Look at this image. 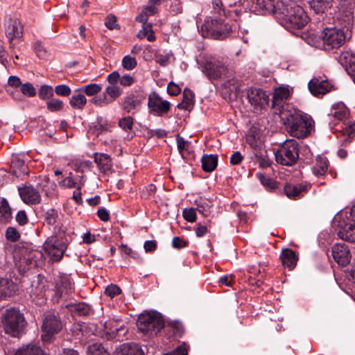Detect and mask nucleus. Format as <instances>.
<instances>
[{
	"instance_id": "35",
	"label": "nucleus",
	"mask_w": 355,
	"mask_h": 355,
	"mask_svg": "<svg viewBox=\"0 0 355 355\" xmlns=\"http://www.w3.org/2000/svg\"><path fill=\"white\" fill-rule=\"evenodd\" d=\"M195 103V94L189 88H185L183 91L182 101L180 103L177 107L179 109L184 110H190Z\"/></svg>"
},
{
	"instance_id": "2",
	"label": "nucleus",
	"mask_w": 355,
	"mask_h": 355,
	"mask_svg": "<svg viewBox=\"0 0 355 355\" xmlns=\"http://www.w3.org/2000/svg\"><path fill=\"white\" fill-rule=\"evenodd\" d=\"M280 118L285 129L291 136L300 139L310 134L313 121L301 111L295 109L283 110Z\"/></svg>"
},
{
	"instance_id": "32",
	"label": "nucleus",
	"mask_w": 355,
	"mask_h": 355,
	"mask_svg": "<svg viewBox=\"0 0 355 355\" xmlns=\"http://www.w3.org/2000/svg\"><path fill=\"white\" fill-rule=\"evenodd\" d=\"M246 142L254 152L260 150L263 147V143L260 139V132L256 128H251L247 135Z\"/></svg>"
},
{
	"instance_id": "52",
	"label": "nucleus",
	"mask_w": 355,
	"mask_h": 355,
	"mask_svg": "<svg viewBox=\"0 0 355 355\" xmlns=\"http://www.w3.org/2000/svg\"><path fill=\"white\" fill-rule=\"evenodd\" d=\"M105 92L112 98L111 101H113L121 96L122 94V90L119 87L116 85H110L106 87Z\"/></svg>"
},
{
	"instance_id": "39",
	"label": "nucleus",
	"mask_w": 355,
	"mask_h": 355,
	"mask_svg": "<svg viewBox=\"0 0 355 355\" xmlns=\"http://www.w3.org/2000/svg\"><path fill=\"white\" fill-rule=\"evenodd\" d=\"M87 103V98L81 92L73 95L69 99V104L73 109L83 110Z\"/></svg>"
},
{
	"instance_id": "53",
	"label": "nucleus",
	"mask_w": 355,
	"mask_h": 355,
	"mask_svg": "<svg viewBox=\"0 0 355 355\" xmlns=\"http://www.w3.org/2000/svg\"><path fill=\"white\" fill-rule=\"evenodd\" d=\"M46 107L51 112H58L63 108V102L58 98H51L46 103Z\"/></svg>"
},
{
	"instance_id": "14",
	"label": "nucleus",
	"mask_w": 355,
	"mask_h": 355,
	"mask_svg": "<svg viewBox=\"0 0 355 355\" xmlns=\"http://www.w3.org/2000/svg\"><path fill=\"white\" fill-rule=\"evenodd\" d=\"M23 26L21 22L17 18L11 17H6L5 19V33L10 44V48L13 49L12 41L15 38L20 37L22 35Z\"/></svg>"
},
{
	"instance_id": "51",
	"label": "nucleus",
	"mask_w": 355,
	"mask_h": 355,
	"mask_svg": "<svg viewBox=\"0 0 355 355\" xmlns=\"http://www.w3.org/2000/svg\"><path fill=\"white\" fill-rule=\"evenodd\" d=\"M331 114L338 121H343L347 119L349 116V111L346 107L342 105L340 107L335 109Z\"/></svg>"
},
{
	"instance_id": "41",
	"label": "nucleus",
	"mask_w": 355,
	"mask_h": 355,
	"mask_svg": "<svg viewBox=\"0 0 355 355\" xmlns=\"http://www.w3.org/2000/svg\"><path fill=\"white\" fill-rule=\"evenodd\" d=\"M257 179L260 181L261 184L270 191H274L277 187V182L273 179L266 176L261 173L256 174Z\"/></svg>"
},
{
	"instance_id": "8",
	"label": "nucleus",
	"mask_w": 355,
	"mask_h": 355,
	"mask_svg": "<svg viewBox=\"0 0 355 355\" xmlns=\"http://www.w3.org/2000/svg\"><path fill=\"white\" fill-rule=\"evenodd\" d=\"M43 254L40 251L26 250L19 256H15V266L21 275L38 266L42 261Z\"/></svg>"
},
{
	"instance_id": "42",
	"label": "nucleus",
	"mask_w": 355,
	"mask_h": 355,
	"mask_svg": "<svg viewBox=\"0 0 355 355\" xmlns=\"http://www.w3.org/2000/svg\"><path fill=\"white\" fill-rule=\"evenodd\" d=\"M11 209L6 199L0 201V221L6 222L11 218Z\"/></svg>"
},
{
	"instance_id": "21",
	"label": "nucleus",
	"mask_w": 355,
	"mask_h": 355,
	"mask_svg": "<svg viewBox=\"0 0 355 355\" xmlns=\"http://www.w3.org/2000/svg\"><path fill=\"white\" fill-rule=\"evenodd\" d=\"M285 0H257L256 8H259L266 13L272 14L276 19L281 11L280 3H284Z\"/></svg>"
},
{
	"instance_id": "27",
	"label": "nucleus",
	"mask_w": 355,
	"mask_h": 355,
	"mask_svg": "<svg viewBox=\"0 0 355 355\" xmlns=\"http://www.w3.org/2000/svg\"><path fill=\"white\" fill-rule=\"evenodd\" d=\"M335 279L340 287L343 285L355 284V264L349 266L347 269L334 273Z\"/></svg>"
},
{
	"instance_id": "60",
	"label": "nucleus",
	"mask_w": 355,
	"mask_h": 355,
	"mask_svg": "<svg viewBox=\"0 0 355 355\" xmlns=\"http://www.w3.org/2000/svg\"><path fill=\"white\" fill-rule=\"evenodd\" d=\"M54 92L60 96H69L71 94V89L67 85H59L55 87Z\"/></svg>"
},
{
	"instance_id": "3",
	"label": "nucleus",
	"mask_w": 355,
	"mask_h": 355,
	"mask_svg": "<svg viewBox=\"0 0 355 355\" xmlns=\"http://www.w3.org/2000/svg\"><path fill=\"white\" fill-rule=\"evenodd\" d=\"M231 31L232 26L221 17L207 20L201 26L202 35L214 40H224Z\"/></svg>"
},
{
	"instance_id": "18",
	"label": "nucleus",
	"mask_w": 355,
	"mask_h": 355,
	"mask_svg": "<svg viewBox=\"0 0 355 355\" xmlns=\"http://www.w3.org/2000/svg\"><path fill=\"white\" fill-rule=\"evenodd\" d=\"M73 289V283L68 275L63 274L55 279V293L58 299L67 296Z\"/></svg>"
},
{
	"instance_id": "20",
	"label": "nucleus",
	"mask_w": 355,
	"mask_h": 355,
	"mask_svg": "<svg viewBox=\"0 0 355 355\" xmlns=\"http://www.w3.org/2000/svg\"><path fill=\"white\" fill-rule=\"evenodd\" d=\"M119 103L125 112L134 114L139 110L141 102L138 95L131 93L121 98Z\"/></svg>"
},
{
	"instance_id": "30",
	"label": "nucleus",
	"mask_w": 355,
	"mask_h": 355,
	"mask_svg": "<svg viewBox=\"0 0 355 355\" xmlns=\"http://www.w3.org/2000/svg\"><path fill=\"white\" fill-rule=\"evenodd\" d=\"M17 290V286L12 280L8 278H0V300L13 296Z\"/></svg>"
},
{
	"instance_id": "62",
	"label": "nucleus",
	"mask_w": 355,
	"mask_h": 355,
	"mask_svg": "<svg viewBox=\"0 0 355 355\" xmlns=\"http://www.w3.org/2000/svg\"><path fill=\"white\" fill-rule=\"evenodd\" d=\"M189 346L185 343H182L180 346L170 353L164 354V355H188Z\"/></svg>"
},
{
	"instance_id": "13",
	"label": "nucleus",
	"mask_w": 355,
	"mask_h": 355,
	"mask_svg": "<svg viewBox=\"0 0 355 355\" xmlns=\"http://www.w3.org/2000/svg\"><path fill=\"white\" fill-rule=\"evenodd\" d=\"M247 98L250 105L257 110L263 109L269 102V97L262 89L250 88L247 92Z\"/></svg>"
},
{
	"instance_id": "11",
	"label": "nucleus",
	"mask_w": 355,
	"mask_h": 355,
	"mask_svg": "<svg viewBox=\"0 0 355 355\" xmlns=\"http://www.w3.org/2000/svg\"><path fill=\"white\" fill-rule=\"evenodd\" d=\"M338 235L343 240L355 242V205L351 208L349 217L339 221Z\"/></svg>"
},
{
	"instance_id": "43",
	"label": "nucleus",
	"mask_w": 355,
	"mask_h": 355,
	"mask_svg": "<svg viewBox=\"0 0 355 355\" xmlns=\"http://www.w3.org/2000/svg\"><path fill=\"white\" fill-rule=\"evenodd\" d=\"M101 90V86L98 84L91 83L84 85L77 91L85 94L87 96H92L97 94Z\"/></svg>"
},
{
	"instance_id": "22",
	"label": "nucleus",
	"mask_w": 355,
	"mask_h": 355,
	"mask_svg": "<svg viewBox=\"0 0 355 355\" xmlns=\"http://www.w3.org/2000/svg\"><path fill=\"white\" fill-rule=\"evenodd\" d=\"M338 61L345 68L354 80V77H355V52L351 50L343 51L338 56Z\"/></svg>"
},
{
	"instance_id": "25",
	"label": "nucleus",
	"mask_w": 355,
	"mask_h": 355,
	"mask_svg": "<svg viewBox=\"0 0 355 355\" xmlns=\"http://www.w3.org/2000/svg\"><path fill=\"white\" fill-rule=\"evenodd\" d=\"M309 187L303 184H286L284 187L285 195L291 200H298L308 191Z\"/></svg>"
},
{
	"instance_id": "4",
	"label": "nucleus",
	"mask_w": 355,
	"mask_h": 355,
	"mask_svg": "<svg viewBox=\"0 0 355 355\" xmlns=\"http://www.w3.org/2000/svg\"><path fill=\"white\" fill-rule=\"evenodd\" d=\"M26 320L18 310L10 309L6 311L3 319L5 332L12 337L19 338L24 334Z\"/></svg>"
},
{
	"instance_id": "29",
	"label": "nucleus",
	"mask_w": 355,
	"mask_h": 355,
	"mask_svg": "<svg viewBox=\"0 0 355 355\" xmlns=\"http://www.w3.org/2000/svg\"><path fill=\"white\" fill-rule=\"evenodd\" d=\"M44 223L49 227L54 228L53 234L61 232V227L60 226V220L59 218L58 211L54 208L48 209L43 215Z\"/></svg>"
},
{
	"instance_id": "45",
	"label": "nucleus",
	"mask_w": 355,
	"mask_h": 355,
	"mask_svg": "<svg viewBox=\"0 0 355 355\" xmlns=\"http://www.w3.org/2000/svg\"><path fill=\"white\" fill-rule=\"evenodd\" d=\"M334 0H313L311 6L318 12H324L325 10L332 6Z\"/></svg>"
},
{
	"instance_id": "63",
	"label": "nucleus",
	"mask_w": 355,
	"mask_h": 355,
	"mask_svg": "<svg viewBox=\"0 0 355 355\" xmlns=\"http://www.w3.org/2000/svg\"><path fill=\"white\" fill-rule=\"evenodd\" d=\"M180 87L173 81L168 83L167 87V92L169 95L172 96H176L180 93Z\"/></svg>"
},
{
	"instance_id": "9",
	"label": "nucleus",
	"mask_w": 355,
	"mask_h": 355,
	"mask_svg": "<svg viewBox=\"0 0 355 355\" xmlns=\"http://www.w3.org/2000/svg\"><path fill=\"white\" fill-rule=\"evenodd\" d=\"M62 329V322L58 313L48 312L45 314L42 325V338L44 342H49Z\"/></svg>"
},
{
	"instance_id": "5",
	"label": "nucleus",
	"mask_w": 355,
	"mask_h": 355,
	"mask_svg": "<svg viewBox=\"0 0 355 355\" xmlns=\"http://www.w3.org/2000/svg\"><path fill=\"white\" fill-rule=\"evenodd\" d=\"M64 232L53 234L47 238L44 243L43 247L45 252L49 254L53 262L60 261L67 249L69 242L62 236Z\"/></svg>"
},
{
	"instance_id": "48",
	"label": "nucleus",
	"mask_w": 355,
	"mask_h": 355,
	"mask_svg": "<svg viewBox=\"0 0 355 355\" xmlns=\"http://www.w3.org/2000/svg\"><path fill=\"white\" fill-rule=\"evenodd\" d=\"M54 90L51 86L44 85L38 91V96L40 99L45 100L53 96Z\"/></svg>"
},
{
	"instance_id": "64",
	"label": "nucleus",
	"mask_w": 355,
	"mask_h": 355,
	"mask_svg": "<svg viewBox=\"0 0 355 355\" xmlns=\"http://www.w3.org/2000/svg\"><path fill=\"white\" fill-rule=\"evenodd\" d=\"M33 48L37 57L40 58H44L45 57L46 51L40 42L37 41L35 42L33 44Z\"/></svg>"
},
{
	"instance_id": "50",
	"label": "nucleus",
	"mask_w": 355,
	"mask_h": 355,
	"mask_svg": "<svg viewBox=\"0 0 355 355\" xmlns=\"http://www.w3.org/2000/svg\"><path fill=\"white\" fill-rule=\"evenodd\" d=\"M176 142L179 153L184 157V153L189 150L190 142L184 140L179 134L176 136Z\"/></svg>"
},
{
	"instance_id": "37",
	"label": "nucleus",
	"mask_w": 355,
	"mask_h": 355,
	"mask_svg": "<svg viewBox=\"0 0 355 355\" xmlns=\"http://www.w3.org/2000/svg\"><path fill=\"white\" fill-rule=\"evenodd\" d=\"M202 168L204 171L209 173L214 171L218 165L217 155H204L201 158Z\"/></svg>"
},
{
	"instance_id": "23",
	"label": "nucleus",
	"mask_w": 355,
	"mask_h": 355,
	"mask_svg": "<svg viewBox=\"0 0 355 355\" xmlns=\"http://www.w3.org/2000/svg\"><path fill=\"white\" fill-rule=\"evenodd\" d=\"M19 193L21 200L26 204L37 205L41 201V197L38 191L32 186L19 187Z\"/></svg>"
},
{
	"instance_id": "28",
	"label": "nucleus",
	"mask_w": 355,
	"mask_h": 355,
	"mask_svg": "<svg viewBox=\"0 0 355 355\" xmlns=\"http://www.w3.org/2000/svg\"><path fill=\"white\" fill-rule=\"evenodd\" d=\"M337 19L341 26L340 28L347 32L350 31L354 24L353 11L351 8H342L337 16Z\"/></svg>"
},
{
	"instance_id": "40",
	"label": "nucleus",
	"mask_w": 355,
	"mask_h": 355,
	"mask_svg": "<svg viewBox=\"0 0 355 355\" xmlns=\"http://www.w3.org/2000/svg\"><path fill=\"white\" fill-rule=\"evenodd\" d=\"M139 39L147 38L149 42H154L156 40L155 32L152 28V24L142 25V29L139 31L137 35Z\"/></svg>"
},
{
	"instance_id": "54",
	"label": "nucleus",
	"mask_w": 355,
	"mask_h": 355,
	"mask_svg": "<svg viewBox=\"0 0 355 355\" xmlns=\"http://www.w3.org/2000/svg\"><path fill=\"white\" fill-rule=\"evenodd\" d=\"M133 123V118L130 116L123 117L119 121V126L125 131L131 130Z\"/></svg>"
},
{
	"instance_id": "7",
	"label": "nucleus",
	"mask_w": 355,
	"mask_h": 355,
	"mask_svg": "<svg viewBox=\"0 0 355 355\" xmlns=\"http://www.w3.org/2000/svg\"><path fill=\"white\" fill-rule=\"evenodd\" d=\"M137 328L140 332L149 337L157 334L164 327L163 319L155 314H142L139 317Z\"/></svg>"
},
{
	"instance_id": "38",
	"label": "nucleus",
	"mask_w": 355,
	"mask_h": 355,
	"mask_svg": "<svg viewBox=\"0 0 355 355\" xmlns=\"http://www.w3.org/2000/svg\"><path fill=\"white\" fill-rule=\"evenodd\" d=\"M328 165L329 162L327 157L318 156L315 164L312 168L313 173L317 176L323 175L327 171Z\"/></svg>"
},
{
	"instance_id": "34",
	"label": "nucleus",
	"mask_w": 355,
	"mask_h": 355,
	"mask_svg": "<svg viewBox=\"0 0 355 355\" xmlns=\"http://www.w3.org/2000/svg\"><path fill=\"white\" fill-rule=\"evenodd\" d=\"M114 355H144V353L139 344L126 343L122 344Z\"/></svg>"
},
{
	"instance_id": "49",
	"label": "nucleus",
	"mask_w": 355,
	"mask_h": 355,
	"mask_svg": "<svg viewBox=\"0 0 355 355\" xmlns=\"http://www.w3.org/2000/svg\"><path fill=\"white\" fill-rule=\"evenodd\" d=\"M5 236L8 241L14 243L18 241L21 236L17 228L8 227L6 230Z\"/></svg>"
},
{
	"instance_id": "56",
	"label": "nucleus",
	"mask_w": 355,
	"mask_h": 355,
	"mask_svg": "<svg viewBox=\"0 0 355 355\" xmlns=\"http://www.w3.org/2000/svg\"><path fill=\"white\" fill-rule=\"evenodd\" d=\"M21 92L28 97L36 96V90L33 85L30 83L22 84L21 86Z\"/></svg>"
},
{
	"instance_id": "6",
	"label": "nucleus",
	"mask_w": 355,
	"mask_h": 355,
	"mask_svg": "<svg viewBox=\"0 0 355 355\" xmlns=\"http://www.w3.org/2000/svg\"><path fill=\"white\" fill-rule=\"evenodd\" d=\"M277 163L293 166L299 159V145L295 139L285 141L275 153Z\"/></svg>"
},
{
	"instance_id": "36",
	"label": "nucleus",
	"mask_w": 355,
	"mask_h": 355,
	"mask_svg": "<svg viewBox=\"0 0 355 355\" xmlns=\"http://www.w3.org/2000/svg\"><path fill=\"white\" fill-rule=\"evenodd\" d=\"M15 355H45V353L38 345L30 343L19 348Z\"/></svg>"
},
{
	"instance_id": "1",
	"label": "nucleus",
	"mask_w": 355,
	"mask_h": 355,
	"mask_svg": "<svg viewBox=\"0 0 355 355\" xmlns=\"http://www.w3.org/2000/svg\"><path fill=\"white\" fill-rule=\"evenodd\" d=\"M299 1L285 0L284 3H280L282 10L277 18L282 26L292 33L304 28L310 20Z\"/></svg>"
},
{
	"instance_id": "31",
	"label": "nucleus",
	"mask_w": 355,
	"mask_h": 355,
	"mask_svg": "<svg viewBox=\"0 0 355 355\" xmlns=\"http://www.w3.org/2000/svg\"><path fill=\"white\" fill-rule=\"evenodd\" d=\"M280 259L282 261V265L288 268V270H293L298 261V257L291 248H286L282 250V253L280 254Z\"/></svg>"
},
{
	"instance_id": "33",
	"label": "nucleus",
	"mask_w": 355,
	"mask_h": 355,
	"mask_svg": "<svg viewBox=\"0 0 355 355\" xmlns=\"http://www.w3.org/2000/svg\"><path fill=\"white\" fill-rule=\"evenodd\" d=\"M121 322L119 320H110L104 324L105 330L107 334L112 336H121L127 331L123 324H121Z\"/></svg>"
},
{
	"instance_id": "47",
	"label": "nucleus",
	"mask_w": 355,
	"mask_h": 355,
	"mask_svg": "<svg viewBox=\"0 0 355 355\" xmlns=\"http://www.w3.org/2000/svg\"><path fill=\"white\" fill-rule=\"evenodd\" d=\"M37 279H39V277ZM44 288V285L39 281V279H37V282L33 281L31 284V295H36L42 298L45 295Z\"/></svg>"
},
{
	"instance_id": "46",
	"label": "nucleus",
	"mask_w": 355,
	"mask_h": 355,
	"mask_svg": "<svg viewBox=\"0 0 355 355\" xmlns=\"http://www.w3.org/2000/svg\"><path fill=\"white\" fill-rule=\"evenodd\" d=\"M254 156L258 159L259 164L261 168H268L270 166L271 162L265 155L266 151L263 149L254 153Z\"/></svg>"
},
{
	"instance_id": "16",
	"label": "nucleus",
	"mask_w": 355,
	"mask_h": 355,
	"mask_svg": "<svg viewBox=\"0 0 355 355\" xmlns=\"http://www.w3.org/2000/svg\"><path fill=\"white\" fill-rule=\"evenodd\" d=\"M225 71L224 64L218 60H206L202 67V72L209 80L220 78Z\"/></svg>"
},
{
	"instance_id": "61",
	"label": "nucleus",
	"mask_w": 355,
	"mask_h": 355,
	"mask_svg": "<svg viewBox=\"0 0 355 355\" xmlns=\"http://www.w3.org/2000/svg\"><path fill=\"white\" fill-rule=\"evenodd\" d=\"M15 220L20 226H24L28 224L29 219L25 210H20L17 213Z\"/></svg>"
},
{
	"instance_id": "12",
	"label": "nucleus",
	"mask_w": 355,
	"mask_h": 355,
	"mask_svg": "<svg viewBox=\"0 0 355 355\" xmlns=\"http://www.w3.org/2000/svg\"><path fill=\"white\" fill-rule=\"evenodd\" d=\"M148 107L150 114L162 116L168 112L171 103L168 101L163 100L157 93L153 92L148 96Z\"/></svg>"
},
{
	"instance_id": "15",
	"label": "nucleus",
	"mask_w": 355,
	"mask_h": 355,
	"mask_svg": "<svg viewBox=\"0 0 355 355\" xmlns=\"http://www.w3.org/2000/svg\"><path fill=\"white\" fill-rule=\"evenodd\" d=\"M331 255L334 261L341 266H346L350 261L352 254L345 243H336L331 247Z\"/></svg>"
},
{
	"instance_id": "19",
	"label": "nucleus",
	"mask_w": 355,
	"mask_h": 355,
	"mask_svg": "<svg viewBox=\"0 0 355 355\" xmlns=\"http://www.w3.org/2000/svg\"><path fill=\"white\" fill-rule=\"evenodd\" d=\"M309 90L314 96H320L331 91V84L327 80L312 78L308 84Z\"/></svg>"
},
{
	"instance_id": "10",
	"label": "nucleus",
	"mask_w": 355,
	"mask_h": 355,
	"mask_svg": "<svg viewBox=\"0 0 355 355\" xmlns=\"http://www.w3.org/2000/svg\"><path fill=\"white\" fill-rule=\"evenodd\" d=\"M346 33L343 28H326L322 33L324 49L331 51L343 46L346 41Z\"/></svg>"
},
{
	"instance_id": "24",
	"label": "nucleus",
	"mask_w": 355,
	"mask_h": 355,
	"mask_svg": "<svg viewBox=\"0 0 355 355\" xmlns=\"http://www.w3.org/2000/svg\"><path fill=\"white\" fill-rule=\"evenodd\" d=\"M65 307L73 317L76 316H89L94 313L93 309L88 304L80 302L69 303Z\"/></svg>"
},
{
	"instance_id": "59",
	"label": "nucleus",
	"mask_w": 355,
	"mask_h": 355,
	"mask_svg": "<svg viewBox=\"0 0 355 355\" xmlns=\"http://www.w3.org/2000/svg\"><path fill=\"white\" fill-rule=\"evenodd\" d=\"M121 293V288L116 284L108 285L105 290V295L113 298Z\"/></svg>"
},
{
	"instance_id": "26",
	"label": "nucleus",
	"mask_w": 355,
	"mask_h": 355,
	"mask_svg": "<svg viewBox=\"0 0 355 355\" xmlns=\"http://www.w3.org/2000/svg\"><path fill=\"white\" fill-rule=\"evenodd\" d=\"M93 157L94 162L101 173L107 174L112 172L113 164L112 159L109 155L103 153H94Z\"/></svg>"
},
{
	"instance_id": "57",
	"label": "nucleus",
	"mask_w": 355,
	"mask_h": 355,
	"mask_svg": "<svg viewBox=\"0 0 355 355\" xmlns=\"http://www.w3.org/2000/svg\"><path fill=\"white\" fill-rule=\"evenodd\" d=\"M105 26L109 30L119 29L120 26L116 23V17L112 14L108 15L105 19Z\"/></svg>"
},
{
	"instance_id": "55",
	"label": "nucleus",
	"mask_w": 355,
	"mask_h": 355,
	"mask_svg": "<svg viewBox=\"0 0 355 355\" xmlns=\"http://www.w3.org/2000/svg\"><path fill=\"white\" fill-rule=\"evenodd\" d=\"M137 65V62L135 58L130 55H125L122 60V66L127 70H132Z\"/></svg>"
},
{
	"instance_id": "58",
	"label": "nucleus",
	"mask_w": 355,
	"mask_h": 355,
	"mask_svg": "<svg viewBox=\"0 0 355 355\" xmlns=\"http://www.w3.org/2000/svg\"><path fill=\"white\" fill-rule=\"evenodd\" d=\"M196 211L195 208L184 209L182 212L184 220L189 223H193L196 220Z\"/></svg>"
},
{
	"instance_id": "17",
	"label": "nucleus",
	"mask_w": 355,
	"mask_h": 355,
	"mask_svg": "<svg viewBox=\"0 0 355 355\" xmlns=\"http://www.w3.org/2000/svg\"><path fill=\"white\" fill-rule=\"evenodd\" d=\"M291 92L288 88L280 87L277 88L273 94L272 107L275 110V112H279L281 115V112L286 110L284 108L285 101L290 97Z\"/></svg>"
},
{
	"instance_id": "44",
	"label": "nucleus",
	"mask_w": 355,
	"mask_h": 355,
	"mask_svg": "<svg viewBox=\"0 0 355 355\" xmlns=\"http://www.w3.org/2000/svg\"><path fill=\"white\" fill-rule=\"evenodd\" d=\"M89 355H109L107 351L100 343H94L89 345L87 347Z\"/></svg>"
}]
</instances>
